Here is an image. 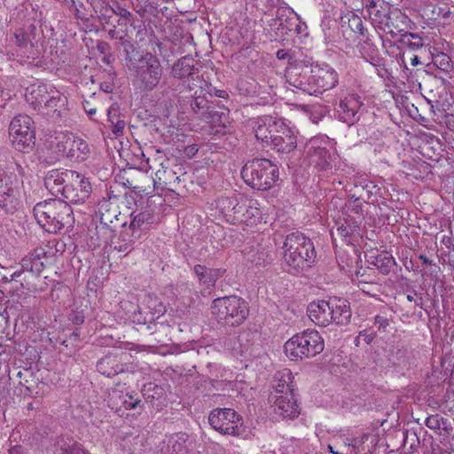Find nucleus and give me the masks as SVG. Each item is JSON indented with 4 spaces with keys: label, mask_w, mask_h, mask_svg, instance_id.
<instances>
[{
    "label": "nucleus",
    "mask_w": 454,
    "mask_h": 454,
    "mask_svg": "<svg viewBox=\"0 0 454 454\" xmlns=\"http://www.w3.org/2000/svg\"><path fill=\"white\" fill-rule=\"evenodd\" d=\"M283 249L284 260L294 273L309 269L315 262L314 244L300 231H294L286 236Z\"/></svg>",
    "instance_id": "1"
},
{
    "label": "nucleus",
    "mask_w": 454,
    "mask_h": 454,
    "mask_svg": "<svg viewBox=\"0 0 454 454\" xmlns=\"http://www.w3.org/2000/svg\"><path fill=\"white\" fill-rule=\"evenodd\" d=\"M210 309L219 324L231 327L242 325L249 314L247 302L237 295L215 298Z\"/></svg>",
    "instance_id": "2"
},
{
    "label": "nucleus",
    "mask_w": 454,
    "mask_h": 454,
    "mask_svg": "<svg viewBox=\"0 0 454 454\" xmlns=\"http://www.w3.org/2000/svg\"><path fill=\"white\" fill-rule=\"evenodd\" d=\"M284 348L292 361H298L320 354L325 348V342L317 331L308 329L289 339Z\"/></svg>",
    "instance_id": "3"
},
{
    "label": "nucleus",
    "mask_w": 454,
    "mask_h": 454,
    "mask_svg": "<svg viewBox=\"0 0 454 454\" xmlns=\"http://www.w3.org/2000/svg\"><path fill=\"white\" fill-rule=\"evenodd\" d=\"M336 142L326 135L312 137L304 146V159L309 165L318 170L332 168L336 158Z\"/></svg>",
    "instance_id": "4"
},
{
    "label": "nucleus",
    "mask_w": 454,
    "mask_h": 454,
    "mask_svg": "<svg viewBox=\"0 0 454 454\" xmlns=\"http://www.w3.org/2000/svg\"><path fill=\"white\" fill-rule=\"evenodd\" d=\"M307 81L295 79L290 84L309 95H317L334 88L339 82L338 73L328 64L313 65Z\"/></svg>",
    "instance_id": "5"
},
{
    "label": "nucleus",
    "mask_w": 454,
    "mask_h": 454,
    "mask_svg": "<svg viewBox=\"0 0 454 454\" xmlns=\"http://www.w3.org/2000/svg\"><path fill=\"white\" fill-rule=\"evenodd\" d=\"M244 182L254 189H270L278 176V167L268 159L248 160L241 169Z\"/></svg>",
    "instance_id": "6"
},
{
    "label": "nucleus",
    "mask_w": 454,
    "mask_h": 454,
    "mask_svg": "<svg viewBox=\"0 0 454 454\" xmlns=\"http://www.w3.org/2000/svg\"><path fill=\"white\" fill-rule=\"evenodd\" d=\"M73 210L67 200H43L34 207V215L42 226L54 225V231L72 220Z\"/></svg>",
    "instance_id": "7"
},
{
    "label": "nucleus",
    "mask_w": 454,
    "mask_h": 454,
    "mask_svg": "<svg viewBox=\"0 0 454 454\" xmlns=\"http://www.w3.org/2000/svg\"><path fill=\"white\" fill-rule=\"evenodd\" d=\"M136 81L140 88L151 91L157 87L162 77L163 69L160 60L153 54L147 52L141 56L137 67Z\"/></svg>",
    "instance_id": "8"
},
{
    "label": "nucleus",
    "mask_w": 454,
    "mask_h": 454,
    "mask_svg": "<svg viewBox=\"0 0 454 454\" xmlns=\"http://www.w3.org/2000/svg\"><path fill=\"white\" fill-rule=\"evenodd\" d=\"M33 123V120L26 114L16 115L12 120L9 126V135L16 150L26 152L35 145V134Z\"/></svg>",
    "instance_id": "9"
},
{
    "label": "nucleus",
    "mask_w": 454,
    "mask_h": 454,
    "mask_svg": "<svg viewBox=\"0 0 454 454\" xmlns=\"http://www.w3.org/2000/svg\"><path fill=\"white\" fill-rule=\"evenodd\" d=\"M241 252L245 259L255 266L270 264L275 257L272 243L269 239H264L261 234L247 239Z\"/></svg>",
    "instance_id": "10"
},
{
    "label": "nucleus",
    "mask_w": 454,
    "mask_h": 454,
    "mask_svg": "<svg viewBox=\"0 0 454 454\" xmlns=\"http://www.w3.org/2000/svg\"><path fill=\"white\" fill-rule=\"evenodd\" d=\"M56 140V160L67 158L73 161L82 162L88 159L90 148L82 138L72 133H60Z\"/></svg>",
    "instance_id": "11"
},
{
    "label": "nucleus",
    "mask_w": 454,
    "mask_h": 454,
    "mask_svg": "<svg viewBox=\"0 0 454 454\" xmlns=\"http://www.w3.org/2000/svg\"><path fill=\"white\" fill-rule=\"evenodd\" d=\"M210 426L223 434L238 436L244 429L240 415L230 408H217L213 410L208 416Z\"/></svg>",
    "instance_id": "12"
},
{
    "label": "nucleus",
    "mask_w": 454,
    "mask_h": 454,
    "mask_svg": "<svg viewBox=\"0 0 454 454\" xmlns=\"http://www.w3.org/2000/svg\"><path fill=\"white\" fill-rule=\"evenodd\" d=\"M372 20L379 23L380 29L393 38L404 31L409 22L408 17L398 9L388 10L387 12L376 10Z\"/></svg>",
    "instance_id": "13"
},
{
    "label": "nucleus",
    "mask_w": 454,
    "mask_h": 454,
    "mask_svg": "<svg viewBox=\"0 0 454 454\" xmlns=\"http://www.w3.org/2000/svg\"><path fill=\"white\" fill-rule=\"evenodd\" d=\"M34 30L35 27L29 26L26 28H20L15 32L13 38L16 50L15 52L12 53V55L33 59L38 57L40 51Z\"/></svg>",
    "instance_id": "14"
},
{
    "label": "nucleus",
    "mask_w": 454,
    "mask_h": 454,
    "mask_svg": "<svg viewBox=\"0 0 454 454\" xmlns=\"http://www.w3.org/2000/svg\"><path fill=\"white\" fill-rule=\"evenodd\" d=\"M297 129L291 121L285 119L283 127L278 129L274 137H271L270 146L273 150L283 154H289L297 147Z\"/></svg>",
    "instance_id": "15"
},
{
    "label": "nucleus",
    "mask_w": 454,
    "mask_h": 454,
    "mask_svg": "<svg viewBox=\"0 0 454 454\" xmlns=\"http://www.w3.org/2000/svg\"><path fill=\"white\" fill-rule=\"evenodd\" d=\"M74 178H78V172L74 170L66 169L64 171L53 170L51 171L45 179V186L50 193L59 199V195L67 198L66 194V187L64 186L65 181H70Z\"/></svg>",
    "instance_id": "16"
},
{
    "label": "nucleus",
    "mask_w": 454,
    "mask_h": 454,
    "mask_svg": "<svg viewBox=\"0 0 454 454\" xmlns=\"http://www.w3.org/2000/svg\"><path fill=\"white\" fill-rule=\"evenodd\" d=\"M270 402L273 403L275 412L283 419H294L300 414L294 391L286 392L285 395H270Z\"/></svg>",
    "instance_id": "17"
},
{
    "label": "nucleus",
    "mask_w": 454,
    "mask_h": 454,
    "mask_svg": "<svg viewBox=\"0 0 454 454\" xmlns=\"http://www.w3.org/2000/svg\"><path fill=\"white\" fill-rule=\"evenodd\" d=\"M331 298L327 301L319 300L311 301L307 308V314L317 325L325 327L332 324L330 317Z\"/></svg>",
    "instance_id": "18"
},
{
    "label": "nucleus",
    "mask_w": 454,
    "mask_h": 454,
    "mask_svg": "<svg viewBox=\"0 0 454 454\" xmlns=\"http://www.w3.org/2000/svg\"><path fill=\"white\" fill-rule=\"evenodd\" d=\"M285 119L273 116H264L259 119L254 129L255 137L267 144L271 143V137H274L278 129L283 127Z\"/></svg>",
    "instance_id": "19"
},
{
    "label": "nucleus",
    "mask_w": 454,
    "mask_h": 454,
    "mask_svg": "<svg viewBox=\"0 0 454 454\" xmlns=\"http://www.w3.org/2000/svg\"><path fill=\"white\" fill-rule=\"evenodd\" d=\"M362 105L358 96L352 94L346 97L339 105L338 113L340 119L348 124L355 123L359 119L358 111Z\"/></svg>",
    "instance_id": "20"
},
{
    "label": "nucleus",
    "mask_w": 454,
    "mask_h": 454,
    "mask_svg": "<svg viewBox=\"0 0 454 454\" xmlns=\"http://www.w3.org/2000/svg\"><path fill=\"white\" fill-rule=\"evenodd\" d=\"M330 304V317H333L332 324L337 325H348L352 317L349 302L345 299L332 297Z\"/></svg>",
    "instance_id": "21"
},
{
    "label": "nucleus",
    "mask_w": 454,
    "mask_h": 454,
    "mask_svg": "<svg viewBox=\"0 0 454 454\" xmlns=\"http://www.w3.org/2000/svg\"><path fill=\"white\" fill-rule=\"evenodd\" d=\"M52 85L39 83L32 84L26 90L25 98L28 104L35 108L46 106Z\"/></svg>",
    "instance_id": "22"
},
{
    "label": "nucleus",
    "mask_w": 454,
    "mask_h": 454,
    "mask_svg": "<svg viewBox=\"0 0 454 454\" xmlns=\"http://www.w3.org/2000/svg\"><path fill=\"white\" fill-rule=\"evenodd\" d=\"M419 9L421 16L430 21H436L440 19H446L451 14L448 4H434L429 0H419Z\"/></svg>",
    "instance_id": "23"
},
{
    "label": "nucleus",
    "mask_w": 454,
    "mask_h": 454,
    "mask_svg": "<svg viewBox=\"0 0 454 454\" xmlns=\"http://www.w3.org/2000/svg\"><path fill=\"white\" fill-rule=\"evenodd\" d=\"M97 370L102 375L111 378L124 372L125 364L120 362L118 356L109 354L98 360Z\"/></svg>",
    "instance_id": "24"
},
{
    "label": "nucleus",
    "mask_w": 454,
    "mask_h": 454,
    "mask_svg": "<svg viewBox=\"0 0 454 454\" xmlns=\"http://www.w3.org/2000/svg\"><path fill=\"white\" fill-rule=\"evenodd\" d=\"M142 238L140 230H133L130 227L125 228L120 234L118 245L114 249L128 254L134 249V245Z\"/></svg>",
    "instance_id": "25"
},
{
    "label": "nucleus",
    "mask_w": 454,
    "mask_h": 454,
    "mask_svg": "<svg viewBox=\"0 0 454 454\" xmlns=\"http://www.w3.org/2000/svg\"><path fill=\"white\" fill-rule=\"evenodd\" d=\"M45 254L46 253L43 248L39 247L34 249L32 253L22 258L20 262L22 270L39 275L44 268V264L41 259Z\"/></svg>",
    "instance_id": "26"
},
{
    "label": "nucleus",
    "mask_w": 454,
    "mask_h": 454,
    "mask_svg": "<svg viewBox=\"0 0 454 454\" xmlns=\"http://www.w3.org/2000/svg\"><path fill=\"white\" fill-rule=\"evenodd\" d=\"M199 73V67H196L192 58L184 57L176 61L172 67V74L177 79L190 78Z\"/></svg>",
    "instance_id": "27"
},
{
    "label": "nucleus",
    "mask_w": 454,
    "mask_h": 454,
    "mask_svg": "<svg viewBox=\"0 0 454 454\" xmlns=\"http://www.w3.org/2000/svg\"><path fill=\"white\" fill-rule=\"evenodd\" d=\"M121 446L128 454H142L145 451V438L140 434H127L121 439Z\"/></svg>",
    "instance_id": "28"
},
{
    "label": "nucleus",
    "mask_w": 454,
    "mask_h": 454,
    "mask_svg": "<svg viewBox=\"0 0 454 454\" xmlns=\"http://www.w3.org/2000/svg\"><path fill=\"white\" fill-rule=\"evenodd\" d=\"M93 9L103 24L113 25L115 17L114 6H111L106 0H93Z\"/></svg>",
    "instance_id": "29"
},
{
    "label": "nucleus",
    "mask_w": 454,
    "mask_h": 454,
    "mask_svg": "<svg viewBox=\"0 0 454 454\" xmlns=\"http://www.w3.org/2000/svg\"><path fill=\"white\" fill-rule=\"evenodd\" d=\"M56 454H87V452L72 439L60 436L55 442Z\"/></svg>",
    "instance_id": "30"
},
{
    "label": "nucleus",
    "mask_w": 454,
    "mask_h": 454,
    "mask_svg": "<svg viewBox=\"0 0 454 454\" xmlns=\"http://www.w3.org/2000/svg\"><path fill=\"white\" fill-rule=\"evenodd\" d=\"M371 264L374 265L383 275H387L393 266L395 265V259L387 251L380 252L375 256H371Z\"/></svg>",
    "instance_id": "31"
},
{
    "label": "nucleus",
    "mask_w": 454,
    "mask_h": 454,
    "mask_svg": "<svg viewBox=\"0 0 454 454\" xmlns=\"http://www.w3.org/2000/svg\"><path fill=\"white\" fill-rule=\"evenodd\" d=\"M291 372L288 370L276 373L274 377L275 383L273 384L275 392L272 395H285L286 392L294 391L289 384Z\"/></svg>",
    "instance_id": "32"
},
{
    "label": "nucleus",
    "mask_w": 454,
    "mask_h": 454,
    "mask_svg": "<svg viewBox=\"0 0 454 454\" xmlns=\"http://www.w3.org/2000/svg\"><path fill=\"white\" fill-rule=\"evenodd\" d=\"M363 205L360 200H347L342 207V215L344 218L356 219L362 223L364 214Z\"/></svg>",
    "instance_id": "33"
},
{
    "label": "nucleus",
    "mask_w": 454,
    "mask_h": 454,
    "mask_svg": "<svg viewBox=\"0 0 454 454\" xmlns=\"http://www.w3.org/2000/svg\"><path fill=\"white\" fill-rule=\"evenodd\" d=\"M153 223V215L150 212L145 211L134 215L129 227L133 230H140L141 235H143L144 231H145Z\"/></svg>",
    "instance_id": "34"
},
{
    "label": "nucleus",
    "mask_w": 454,
    "mask_h": 454,
    "mask_svg": "<svg viewBox=\"0 0 454 454\" xmlns=\"http://www.w3.org/2000/svg\"><path fill=\"white\" fill-rule=\"evenodd\" d=\"M296 20V13L293 9L287 6H280L277 9L276 18L271 20V22L269 23L270 27H282V23H286V21H295Z\"/></svg>",
    "instance_id": "35"
},
{
    "label": "nucleus",
    "mask_w": 454,
    "mask_h": 454,
    "mask_svg": "<svg viewBox=\"0 0 454 454\" xmlns=\"http://www.w3.org/2000/svg\"><path fill=\"white\" fill-rule=\"evenodd\" d=\"M188 88L190 90H199L200 97H206L207 94L211 95V84L203 76H191L188 82Z\"/></svg>",
    "instance_id": "36"
},
{
    "label": "nucleus",
    "mask_w": 454,
    "mask_h": 454,
    "mask_svg": "<svg viewBox=\"0 0 454 454\" xmlns=\"http://www.w3.org/2000/svg\"><path fill=\"white\" fill-rule=\"evenodd\" d=\"M360 221L343 217V223H338L336 233L342 238L352 236L359 229Z\"/></svg>",
    "instance_id": "37"
},
{
    "label": "nucleus",
    "mask_w": 454,
    "mask_h": 454,
    "mask_svg": "<svg viewBox=\"0 0 454 454\" xmlns=\"http://www.w3.org/2000/svg\"><path fill=\"white\" fill-rule=\"evenodd\" d=\"M164 389L162 387L149 383L144 386L143 395L147 403L154 406V401L160 400L164 396Z\"/></svg>",
    "instance_id": "38"
},
{
    "label": "nucleus",
    "mask_w": 454,
    "mask_h": 454,
    "mask_svg": "<svg viewBox=\"0 0 454 454\" xmlns=\"http://www.w3.org/2000/svg\"><path fill=\"white\" fill-rule=\"evenodd\" d=\"M393 356L396 359L399 365L410 368L414 364V356L412 352L405 347H397L392 351Z\"/></svg>",
    "instance_id": "39"
},
{
    "label": "nucleus",
    "mask_w": 454,
    "mask_h": 454,
    "mask_svg": "<svg viewBox=\"0 0 454 454\" xmlns=\"http://www.w3.org/2000/svg\"><path fill=\"white\" fill-rule=\"evenodd\" d=\"M401 43L411 51H417L424 45L422 37L414 33L401 35Z\"/></svg>",
    "instance_id": "40"
},
{
    "label": "nucleus",
    "mask_w": 454,
    "mask_h": 454,
    "mask_svg": "<svg viewBox=\"0 0 454 454\" xmlns=\"http://www.w3.org/2000/svg\"><path fill=\"white\" fill-rule=\"evenodd\" d=\"M48 101L49 103H47L45 107L55 108L65 106L67 102V98L63 93L52 86Z\"/></svg>",
    "instance_id": "41"
},
{
    "label": "nucleus",
    "mask_w": 454,
    "mask_h": 454,
    "mask_svg": "<svg viewBox=\"0 0 454 454\" xmlns=\"http://www.w3.org/2000/svg\"><path fill=\"white\" fill-rule=\"evenodd\" d=\"M121 403L126 410H133L137 414H140L144 410L141 399L130 394L123 395Z\"/></svg>",
    "instance_id": "42"
},
{
    "label": "nucleus",
    "mask_w": 454,
    "mask_h": 454,
    "mask_svg": "<svg viewBox=\"0 0 454 454\" xmlns=\"http://www.w3.org/2000/svg\"><path fill=\"white\" fill-rule=\"evenodd\" d=\"M72 184L73 185L79 186L80 193H77L76 196L80 197L81 199H86L90 195L92 192L91 184L89 180L82 176L80 173H78V178L72 180Z\"/></svg>",
    "instance_id": "43"
},
{
    "label": "nucleus",
    "mask_w": 454,
    "mask_h": 454,
    "mask_svg": "<svg viewBox=\"0 0 454 454\" xmlns=\"http://www.w3.org/2000/svg\"><path fill=\"white\" fill-rule=\"evenodd\" d=\"M348 26L354 33L358 35L357 36L359 40H363L365 37L364 27L360 17L353 14L348 20Z\"/></svg>",
    "instance_id": "44"
},
{
    "label": "nucleus",
    "mask_w": 454,
    "mask_h": 454,
    "mask_svg": "<svg viewBox=\"0 0 454 454\" xmlns=\"http://www.w3.org/2000/svg\"><path fill=\"white\" fill-rule=\"evenodd\" d=\"M359 51L362 57L366 60L372 61L374 59V56L376 53L375 46L370 42V40L365 39L363 44L359 45Z\"/></svg>",
    "instance_id": "45"
},
{
    "label": "nucleus",
    "mask_w": 454,
    "mask_h": 454,
    "mask_svg": "<svg viewBox=\"0 0 454 454\" xmlns=\"http://www.w3.org/2000/svg\"><path fill=\"white\" fill-rule=\"evenodd\" d=\"M115 16L119 17L118 23L120 25H126L131 23L132 14L127 9L121 7L120 5L114 6Z\"/></svg>",
    "instance_id": "46"
},
{
    "label": "nucleus",
    "mask_w": 454,
    "mask_h": 454,
    "mask_svg": "<svg viewBox=\"0 0 454 454\" xmlns=\"http://www.w3.org/2000/svg\"><path fill=\"white\" fill-rule=\"evenodd\" d=\"M225 270L221 269H208L204 284L207 286H215L216 280L223 276Z\"/></svg>",
    "instance_id": "47"
},
{
    "label": "nucleus",
    "mask_w": 454,
    "mask_h": 454,
    "mask_svg": "<svg viewBox=\"0 0 454 454\" xmlns=\"http://www.w3.org/2000/svg\"><path fill=\"white\" fill-rule=\"evenodd\" d=\"M8 196V197H16L20 196L17 189L8 187L7 184H4V176L0 171V197Z\"/></svg>",
    "instance_id": "48"
},
{
    "label": "nucleus",
    "mask_w": 454,
    "mask_h": 454,
    "mask_svg": "<svg viewBox=\"0 0 454 454\" xmlns=\"http://www.w3.org/2000/svg\"><path fill=\"white\" fill-rule=\"evenodd\" d=\"M242 202H246V200H241ZM234 214L240 215L245 216L246 218H249L250 216H255L254 212H250V209L247 208V206L245 203L238 202L232 207Z\"/></svg>",
    "instance_id": "49"
},
{
    "label": "nucleus",
    "mask_w": 454,
    "mask_h": 454,
    "mask_svg": "<svg viewBox=\"0 0 454 454\" xmlns=\"http://www.w3.org/2000/svg\"><path fill=\"white\" fill-rule=\"evenodd\" d=\"M374 206V214L380 217L389 218L390 207L387 205V200H381L380 203Z\"/></svg>",
    "instance_id": "50"
},
{
    "label": "nucleus",
    "mask_w": 454,
    "mask_h": 454,
    "mask_svg": "<svg viewBox=\"0 0 454 454\" xmlns=\"http://www.w3.org/2000/svg\"><path fill=\"white\" fill-rule=\"evenodd\" d=\"M426 426L430 429H441V423H442V417L439 414L431 415L426 419Z\"/></svg>",
    "instance_id": "51"
},
{
    "label": "nucleus",
    "mask_w": 454,
    "mask_h": 454,
    "mask_svg": "<svg viewBox=\"0 0 454 454\" xmlns=\"http://www.w3.org/2000/svg\"><path fill=\"white\" fill-rule=\"evenodd\" d=\"M296 20H298V15L296 14ZM297 23V20L295 21H286V23H282V27H277V35L283 36L285 34H287L288 32H293L294 28V25Z\"/></svg>",
    "instance_id": "52"
},
{
    "label": "nucleus",
    "mask_w": 454,
    "mask_h": 454,
    "mask_svg": "<svg viewBox=\"0 0 454 454\" xmlns=\"http://www.w3.org/2000/svg\"><path fill=\"white\" fill-rule=\"evenodd\" d=\"M109 35L113 39L119 40L123 45L129 43V39L127 38V34L123 30L111 29L109 31Z\"/></svg>",
    "instance_id": "53"
},
{
    "label": "nucleus",
    "mask_w": 454,
    "mask_h": 454,
    "mask_svg": "<svg viewBox=\"0 0 454 454\" xmlns=\"http://www.w3.org/2000/svg\"><path fill=\"white\" fill-rule=\"evenodd\" d=\"M16 205L12 200H0V212L3 211L4 215L13 214L16 211Z\"/></svg>",
    "instance_id": "54"
},
{
    "label": "nucleus",
    "mask_w": 454,
    "mask_h": 454,
    "mask_svg": "<svg viewBox=\"0 0 454 454\" xmlns=\"http://www.w3.org/2000/svg\"><path fill=\"white\" fill-rule=\"evenodd\" d=\"M207 268L206 266L197 264L194 266L193 270L196 276L199 278L200 281L204 284V280L206 279Z\"/></svg>",
    "instance_id": "55"
},
{
    "label": "nucleus",
    "mask_w": 454,
    "mask_h": 454,
    "mask_svg": "<svg viewBox=\"0 0 454 454\" xmlns=\"http://www.w3.org/2000/svg\"><path fill=\"white\" fill-rule=\"evenodd\" d=\"M359 338H363L364 341L366 344H371L376 338V333H370L368 330H364L359 333V335L357 336L356 340Z\"/></svg>",
    "instance_id": "56"
},
{
    "label": "nucleus",
    "mask_w": 454,
    "mask_h": 454,
    "mask_svg": "<svg viewBox=\"0 0 454 454\" xmlns=\"http://www.w3.org/2000/svg\"><path fill=\"white\" fill-rule=\"evenodd\" d=\"M374 324L378 325V329L380 331H385L386 328L389 325V320L382 316L377 315L374 317Z\"/></svg>",
    "instance_id": "57"
},
{
    "label": "nucleus",
    "mask_w": 454,
    "mask_h": 454,
    "mask_svg": "<svg viewBox=\"0 0 454 454\" xmlns=\"http://www.w3.org/2000/svg\"><path fill=\"white\" fill-rule=\"evenodd\" d=\"M84 315L82 312H73L69 316V320L75 325H81L84 322Z\"/></svg>",
    "instance_id": "58"
},
{
    "label": "nucleus",
    "mask_w": 454,
    "mask_h": 454,
    "mask_svg": "<svg viewBox=\"0 0 454 454\" xmlns=\"http://www.w3.org/2000/svg\"><path fill=\"white\" fill-rule=\"evenodd\" d=\"M443 122L446 128L452 133H454V114H446L443 117Z\"/></svg>",
    "instance_id": "59"
},
{
    "label": "nucleus",
    "mask_w": 454,
    "mask_h": 454,
    "mask_svg": "<svg viewBox=\"0 0 454 454\" xmlns=\"http://www.w3.org/2000/svg\"><path fill=\"white\" fill-rule=\"evenodd\" d=\"M194 105L199 109L204 108L206 106V99L205 97H200L199 90L194 91Z\"/></svg>",
    "instance_id": "60"
},
{
    "label": "nucleus",
    "mask_w": 454,
    "mask_h": 454,
    "mask_svg": "<svg viewBox=\"0 0 454 454\" xmlns=\"http://www.w3.org/2000/svg\"><path fill=\"white\" fill-rule=\"evenodd\" d=\"M124 126H125V122L123 121H117V123L113 127V132L115 135L122 134Z\"/></svg>",
    "instance_id": "61"
},
{
    "label": "nucleus",
    "mask_w": 454,
    "mask_h": 454,
    "mask_svg": "<svg viewBox=\"0 0 454 454\" xmlns=\"http://www.w3.org/2000/svg\"><path fill=\"white\" fill-rule=\"evenodd\" d=\"M442 243L445 245L447 248L454 251V238L444 236L442 238Z\"/></svg>",
    "instance_id": "62"
},
{
    "label": "nucleus",
    "mask_w": 454,
    "mask_h": 454,
    "mask_svg": "<svg viewBox=\"0 0 454 454\" xmlns=\"http://www.w3.org/2000/svg\"><path fill=\"white\" fill-rule=\"evenodd\" d=\"M305 24L302 23L301 20H300V18L298 17V20H297V23H295L294 25V32L297 35L299 34H301L303 31H304V28H305Z\"/></svg>",
    "instance_id": "63"
},
{
    "label": "nucleus",
    "mask_w": 454,
    "mask_h": 454,
    "mask_svg": "<svg viewBox=\"0 0 454 454\" xmlns=\"http://www.w3.org/2000/svg\"><path fill=\"white\" fill-rule=\"evenodd\" d=\"M8 454H25L21 446H14L8 450Z\"/></svg>",
    "instance_id": "64"
}]
</instances>
